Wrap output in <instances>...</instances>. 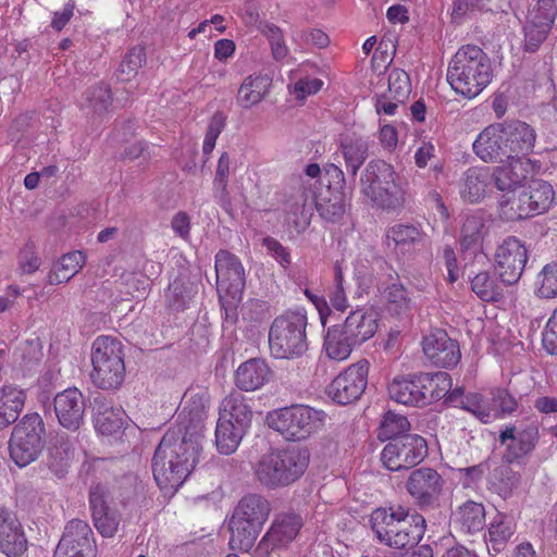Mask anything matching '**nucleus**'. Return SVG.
<instances>
[{
    "instance_id": "nucleus-1",
    "label": "nucleus",
    "mask_w": 557,
    "mask_h": 557,
    "mask_svg": "<svg viewBox=\"0 0 557 557\" xmlns=\"http://www.w3.org/2000/svg\"><path fill=\"white\" fill-rule=\"evenodd\" d=\"M182 430H169L156 449L153 478L161 488L178 487L188 478L199 459V435H182Z\"/></svg>"
},
{
    "instance_id": "nucleus-2",
    "label": "nucleus",
    "mask_w": 557,
    "mask_h": 557,
    "mask_svg": "<svg viewBox=\"0 0 557 557\" xmlns=\"http://www.w3.org/2000/svg\"><path fill=\"white\" fill-rule=\"evenodd\" d=\"M407 182L383 160L370 161L360 176L361 194L375 207L395 211L404 207Z\"/></svg>"
},
{
    "instance_id": "nucleus-3",
    "label": "nucleus",
    "mask_w": 557,
    "mask_h": 557,
    "mask_svg": "<svg viewBox=\"0 0 557 557\" xmlns=\"http://www.w3.org/2000/svg\"><path fill=\"white\" fill-rule=\"evenodd\" d=\"M491 61L476 46L460 48L449 63L447 81L451 88L468 99L480 95L492 82Z\"/></svg>"
},
{
    "instance_id": "nucleus-4",
    "label": "nucleus",
    "mask_w": 557,
    "mask_h": 557,
    "mask_svg": "<svg viewBox=\"0 0 557 557\" xmlns=\"http://www.w3.org/2000/svg\"><path fill=\"white\" fill-rule=\"evenodd\" d=\"M308 463L309 453L306 449H277L261 456L255 467V475L268 488L283 487L297 481Z\"/></svg>"
},
{
    "instance_id": "nucleus-5",
    "label": "nucleus",
    "mask_w": 557,
    "mask_h": 557,
    "mask_svg": "<svg viewBox=\"0 0 557 557\" xmlns=\"http://www.w3.org/2000/svg\"><path fill=\"white\" fill-rule=\"evenodd\" d=\"M270 503L261 495L249 494L237 504L230 520V546L248 552L269 518Z\"/></svg>"
},
{
    "instance_id": "nucleus-6",
    "label": "nucleus",
    "mask_w": 557,
    "mask_h": 557,
    "mask_svg": "<svg viewBox=\"0 0 557 557\" xmlns=\"http://www.w3.org/2000/svg\"><path fill=\"white\" fill-rule=\"evenodd\" d=\"M326 413L306 405H294L273 410L267 416L269 428L287 441H304L324 426Z\"/></svg>"
},
{
    "instance_id": "nucleus-7",
    "label": "nucleus",
    "mask_w": 557,
    "mask_h": 557,
    "mask_svg": "<svg viewBox=\"0 0 557 557\" xmlns=\"http://www.w3.org/2000/svg\"><path fill=\"white\" fill-rule=\"evenodd\" d=\"M92 383L102 389L117 388L125 377L122 343L112 336H98L91 347Z\"/></svg>"
},
{
    "instance_id": "nucleus-8",
    "label": "nucleus",
    "mask_w": 557,
    "mask_h": 557,
    "mask_svg": "<svg viewBox=\"0 0 557 557\" xmlns=\"http://www.w3.org/2000/svg\"><path fill=\"white\" fill-rule=\"evenodd\" d=\"M307 318L300 311L286 312L274 319L269 331L271 355L278 359L302 355L308 347Z\"/></svg>"
},
{
    "instance_id": "nucleus-9",
    "label": "nucleus",
    "mask_w": 557,
    "mask_h": 557,
    "mask_svg": "<svg viewBox=\"0 0 557 557\" xmlns=\"http://www.w3.org/2000/svg\"><path fill=\"white\" fill-rule=\"evenodd\" d=\"M45 425L38 413L26 414L13 429L10 440V456L23 468L37 459L42 450Z\"/></svg>"
},
{
    "instance_id": "nucleus-10",
    "label": "nucleus",
    "mask_w": 557,
    "mask_h": 557,
    "mask_svg": "<svg viewBox=\"0 0 557 557\" xmlns=\"http://www.w3.org/2000/svg\"><path fill=\"white\" fill-rule=\"evenodd\" d=\"M428 455L426 441L418 434H405L392 440L382 450L383 465L391 471L411 468Z\"/></svg>"
},
{
    "instance_id": "nucleus-11",
    "label": "nucleus",
    "mask_w": 557,
    "mask_h": 557,
    "mask_svg": "<svg viewBox=\"0 0 557 557\" xmlns=\"http://www.w3.org/2000/svg\"><path fill=\"white\" fill-rule=\"evenodd\" d=\"M369 362L364 359L348 366L327 387V395L339 405H348L360 398L368 384Z\"/></svg>"
},
{
    "instance_id": "nucleus-12",
    "label": "nucleus",
    "mask_w": 557,
    "mask_h": 557,
    "mask_svg": "<svg viewBox=\"0 0 557 557\" xmlns=\"http://www.w3.org/2000/svg\"><path fill=\"white\" fill-rule=\"evenodd\" d=\"M495 269L506 285L515 284L521 277L528 261V250L516 237H507L495 251Z\"/></svg>"
},
{
    "instance_id": "nucleus-13",
    "label": "nucleus",
    "mask_w": 557,
    "mask_h": 557,
    "mask_svg": "<svg viewBox=\"0 0 557 557\" xmlns=\"http://www.w3.org/2000/svg\"><path fill=\"white\" fill-rule=\"evenodd\" d=\"M97 548L90 525L83 520H71L54 550L53 557H96Z\"/></svg>"
},
{
    "instance_id": "nucleus-14",
    "label": "nucleus",
    "mask_w": 557,
    "mask_h": 557,
    "mask_svg": "<svg viewBox=\"0 0 557 557\" xmlns=\"http://www.w3.org/2000/svg\"><path fill=\"white\" fill-rule=\"evenodd\" d=\"M539 441V429L528 425L517 429L513 425L506 426L499 434V442L505 445L504 460L508 463L522 465L534 450Z\"/></svg>"
},
{
    "instance_id": "nucleus-15",
    "label": "nucleus",
    "mask_w": 557,
    "mask_h": 557,
    "mask_svg": "<svg viewBox=\"0 0 557 557\" xmlns=\"http://www.w3.org/2000/svg\"><path fill=\"white\" fill-rule=\"evenodd\" d=\"M215 273L219 295L242 299L245 271L240 260L226 250H220L215 256Z\"/></svg>"
},
{
    "instance_id": "nucleus-16",
    "label": "nucleus",
    "mask_w": 557,
    "mask_h": 557,
    "mask_svg": "<svg viewBox=\"0 0 557 557\" xmlns=\"http://www.w3.org/2000/svg\"><path fill=\"white\" fill-rule=\"evenodd\" d=\"M424 356L436 367L453 368L461 358L458 343L442 329L432 330L422 339Z\"/></svg>"
},
{
    "instance_id": "nucleus-17",
    "label": "nucleus",
    "mask_w": 557,
    "mask_h": 557,
    "mask_svg": "<svg viewBox=\"0 0 557 557\" xmlns=\"http://www.w3.org/2000/svg\"><path fill=\"white\" fill-rule=\"evenodd\" d=\"M444 480L431 468H419L411 472L407 490L420 506L435 504L442 493Z\"/></svg>"
},
{
    "instance_id": "nucleus-18",
    "label": "nucleus",
    "mask_w": 557,
    "mask_h": 557,
    "mask_svg": "<svg viewBox=\"0 0 557 557\" xmlns=\"http://www.w3.org/2000/svg\"><path fill=\"white\" fill-rule=\"evenodd\" d=\"M507 158H527L532 152L536 134L525 122L519 120L500 123Z\"/></svg>"
},
{
    "instance_id": "nucleus-19",
    "label": "nucleus",
    "mask_w": 557,
    "mask_h": 557,
    "mask_svg": "<svg viewBox=\"0 0 557 557\" xmlns=\"http://www.w3.org/2000/svg\"><path fill=\"white\" fill-rule=\"evenodd\" d=\"M54 412L59 423L71 431H76L84 419L85 398L76 388H66L54 397Z\"/></svg>"
},
{
    "instance_id": "nucleus-20",
    "label": "nucleus",
    "mask_w": 557,
    "mask_h": 557,
    "mask_svg": "<svg viewBox=\"0 0 557 557\" xmlns=\"http://www.w3.org/2000/svg\"><path fill=\"white\" fill-rule=\"evenodd\" d=\"M508 162L497 166L492 173L495 185L499 190H512L522 188V182L529 174L534 173L539 168L536 161L530 158H506Z\"/></svg>"
},
{
    "instance_id": "nucleus-21",
    "label": "nucleus",
    "mask_w": 557,
    "mask_h": 557,
    "mask_svg": "<svg viewBox=\"0 0 557 557\" xmlns=\"http://www.w3.org/2000/svg\"><path fill=\"white\" fill-rule=\"evenodd\" d=\"M325 173L329 176V188H334L332 197L327 198L322 195L315 197V205L321 215L327 219H338L345 212V175L341 168L335 164H329L325 168Z\"/></svg>"
},
{
    "instance_id": "nucleus-22",
    "label": "nucleus",
    "mask_w": 557,
    "mask_h": 557,
    "mask_svg": "<svg viewBox=\"0 0 557 557\" xmlns=\"http://www.w3.org/2000/svg\"><path fill=\"white\" fill-rule=\"evenodd\" d=\"M302 520L297 515L278 516L262 537L259 547L267 553L276 548L286 547L298 535Z\"/></svg>"
},
{
    "instance_id": "nucleus-23",
    "label": "nucleus",
    "mask_w": 557,
    "mask_h": 557,
    "mask_svg": "<svg viewBox=\"0 0 557 557\" xmlns=\"http://www.w3.org/2000/svg\"><path fill=\"white\" fill-rule=\"evenodd\" d=\"M26 547L27 541L16 515L0 508V550L8 557H17Z\"/></svg>"
},
{
    "instance_id": "nucleus-24",
    "label": "nucleus",
    "mask_w": 557,
    "mask_h": 557,
    "mask_svg": "<svg viewBox=\"0 0 557 557\" xmlns=\"http://www.w3.org/2000/svg\"><path fill=\"white\" fill-rule=\"evenodd\" d=\"M89 505L97 531L104 537L114 536L120 524V513L107 505L106 490L101 485L91 488Z\"/></svg>"
},
{
    "instance_id": "nucleus-25",
    "label": "nucleus",
    "mask_w": 557,
    "mask_h": 557,
    "mask_svg": "<svg viewBox=\"0 0 557 557\" xmlns=\"http://www.w3.org/2000/svg\"><path fill=\"white\" fill-rule=\"evenodd\" d=\"M358 346L372 338L379 327L376 312L372 309L351 310L342 323H337Z\"/></svg>"
},
{
    "instance_id": "nucleus-26",
    "label": "nucleus",
    "mask_w": 557,
    "mask_h": 557,
    "mask_svg": "<svg viewBox=\"0 0 557 557\" xmlns=\"http://www.w3.org/2000/svg\"><path fill=\"white\" fill-rule=\"evenodd\" d=\"M425 531V519L419 513L409 515L401 518L399 524L395 528L392 535L387 537L384 545L395 549L411 548L422 539Z\"/></svg>"
},
{
    "instance_id": "nucleus-27",
    "label": "nucleus",
    "mask_w": 557,
    "mask_h": 557,
    "mask_svg": "<svg viewBox=\"0 0 557 557\" xmlns=\"http://www.w3.org/2000/svg\"><path fill=\"white\" fill-rule=\"evenodd\" d=\"M472 147L484 162H502L507 158L500 123L491 124L480 132Z\"/></svg>"
},
{
    "instance_id": "nucleus-28",
    "label": "nucleus",
    "mask_w": 557,
    "mask_h": 557,
    "mask_svg": "<svg viewBox=\"0 0 557 557\" xmlns=\"http://www.w3.org/2000/svg\"><path fill=\"white\" fill-rule=\"evenodd\" d=\"M208 397L206 393L185 394L182 408L178 412L181 425L188 434L189 429L194 430V435H198L200 425L207 417Z\"/></svg>"
},
{
    "instance_id": "nucleus-29",
    "label": "nucleus",
    "mask_w": 557,
    "mask_h": 557,
    "mask_svg": "<svg viewBox=\"0 0 557 557\" xmlns=\"http://www.w3.org/2000/svg\"><path fill=\"white\" fill-rule=\"evenodd\" d=\"M380 299L385 310L393 315L408 313L413 307V300L399 280L383 283L380 287Z\"/></svg>"
},
{
    "instance_id": "nucleus-30",
    "label": "nucleus",
    "mask_w": 557,
    "mask_h": 557,
    "mask_svg": "<svg viewBox=\"0 0 557 557\" xmlns=\"http://www.w3.org/2000/svg\"><path fill=\"white\" fill-rule=\"evenodd\" d=\"M125 412L121 407H113L104 398L97 397L94 403V423L103 435L117 433L124 425Z\"/></svg>"
},
{
    "instance_id": "nucleus-31",
    "label": "nucleus",
    "mask_w": 557,
    "mask_h": 557,
    "mask_svg": "<svg viewBox=\"0 0 557 557\" xmlns=\"http://www.w3.org/2000/svg\"><path fill=\"white\" fill-rule=\"evenodd\" d=\"M248 400L249 399L239 392L231 393L221 404L219 420L234 422L237 428L247 431L252 418V411Z\"/></svg>"
},
{
    "instance_id": "nucleus-32",
    "label": "nucleus",
    "mask_w": 557,
    "mask_h": 557,
    "mask_svg": "<svg viewBox=\"0 0 557 557\" xmlns=\"http://www.w3.org/2000/svg\"><path fill=\"white\" fill-rule=\"evenodd\" d=\"M454 523L466 533H476L483 530L486 511L481 503L467 500L453 511Z\"/></svg>"
},
{
    "instance_id": "nucleus-33",
    "label": "nucleus",
    "mask_w": 557,
    "mask_h": 557,
    "mask_svg": "<svg viewBox=\"0 0 557 557\" xmlns=\"http://www.w3.org/2000/svg\"><path fill=\"white\" fill-rule=\"evenodd\" d=\"M270 370L260 359H250L242 363L235 373V383L238 388L246 392L259 389L268 381Z\"/></svg>"
},
{
    "instance_id": "nucleus-34",
    "label": "nucleus",
    "mask_w": 557,
    "mask_h": 557,
    "mask_svg": "<svg viewBox=\"0 0 557 557\" xmlns=\"http://www.w3.org/2000/svg\"><path fill=\"white\" fill-rule=\"evenodd\" d=\"M407 516V509L401 506L396 508L380 507L372 511L370 524L380 543L385 544L387 537L393 534L401 518Z\"/></svg>"
},
{
    "instance_id": "nucleus-35",
    "label": "nucleus",
    "mask_w": 557,
    "mask_h": 557,
    "mask_svg": "<svg viewBox=\"0 0 557 557\" xmlns=\"http://www.w3.org/2000/svg\"><path fill=\"white\" fill-rule=\"evenodd\" d=\"M525 201L530 203L531 215L548 211L555 199L553 186L543 180H532L522 187Z\"/></svg>"
},
{
    "instance_id": "nucleus-36",
    "label": "nucleus",
    "mask_w": 557,
    "mask_h": 557,
    "mask_svg": "<svg viewBox=\"0 0 557 557\" xmlns=\"http://www.w3.org/2000/svg\"><path fill=\"white\" fill-rule=\"evenodd\" d=\"M24 403L25 393L17 386L7 384L0 388V430L17 420Z\"/></svg>"
},
{
    "instance_id": "nucleus-37",
    "label": "nucleus",
    "mask_w": 557,
    "mask_h": 557,
    "mask_svg": "<svg viewBox=\"0 0 557 557\" xmlns=\"http://www.w3.org/2000/svg\"><path fill=\"white\" fill-rule=\"evenodd\" d=\"M516 532V523L512 518L497 512L488 524L486 543L488 549L495 553L503 552Z\"/></svg>"
},
{
    "instance_id": "nucleus-38",
    "label": "nucleus",
    "mask_w": 557,
    "mask_h": 557,
    "mask_svg": "<svg viewBox=\"0 0 557 557\" xmlns=\"http://www.w3.org/2000/svg\"><path fill=\"white\" fill-rule=\"evenodd\" d=\"M356 347H359L338 324L330 326L326 331L323 348L325 355L335 361L349 358Z\"/></svg>"
},
{
    "instance_id": "nucleus-39",
    "label": "nucleus",
    "mask_w": 557,
    "mask_h": 557,
    "mask_svg": "<svg viewBox=\"0 0 557 557\" xmlns=\"http://www.w3.org/2000/svg\"><path fill=\"white\" fill-rule=\"evenodd\" d=\"M86 256L79 250L63 255L48 274V284L59 285L69 282L85 265Z\"/></svg>"
},
{
    "instance_id": "nucleus-40",
    "label": "nucleus",
    "mask_w": 557,
    "mask_h": 557,
    "mask_svg": "<svg viewBox=\"0 0 557 557\" xmlns=\"http://www.w3.org/2000/svg\"><path fill=\"white\" fill-rule=\"evenodd\" d=\"M492 174L487 168H470L462 177L460 194L469 202H478L486 195Z\"/></svg>"
},
{
    "instance_id": "nucleus-41",
    "label": "nucleus",
    "mask_w": 557,
    "mask_h": 557,
    "mask_svg": "<svg viewBox=\"0 0 557 557\" xmlns=\"http://www.w3.org/2000/svg\"><path fill=\"white\" fill-rule=\"evenodd\" d=\"M389 398L406 406L421 407L423 393L418 389L417 374L396 376L388 385Z\"/></svg>"
},
{
    "instance_id": "nucleus-42",
    "label": "nucleus",
    "mask_w": 557,
    "mask_h": 557,
    "mask_svg": "<svg viewBox=\"0 0 557 557\" xmlns=\"http://www.w3.org/2000/svg\"><path fill=\"white\" fill-rule=\"evenodd\" d=\"M271 79L267 75H249L247 76L237 91V103L249 109L262 101L269 91Z\"/></svg>"
},
{
    "instance_id": "nucleus-43",
    "label": "nucleus",
    "mask_w": 557,
    "mask_h": 557,
    "mask_svg": "<svg viewBox=\"0 0 557 557\" xmlns=\"http://www.w3.org/2000/svg\"><path fill=\"white\" fill-rule=\"evenodd\" d=\"M529 207L522 188H513L500 197L498 214L504 221H519L532 216Z\"/></svg>"
},
{
    "instance_id": "nucleus-44",
    "label": "nucleus",
    "mask_w": 557,
    "mask_h": 557,
    "mask_svg": "<svg viewBox=\"0 0 557 557\" xmlns=\"http://www.w3.org/2000/svg\"><path fill=\"white\" fill-rule=\"evenodd\" d=\"M341 151L347 171L355 177L368 158V140L358 136H347L341 141Z\"/></svg>"
},
{
    "instance_id": "nucleus-45",
    "label": "nucleus",
    "mask_w": 557,
    "mask_h": 557,
    "mask_svg": "<svg viewBox=\"0 0 557 557\" xmlns=\"http://www.w3.org/2000/svg\"><path fill=\"white\" fill-rule=\"evenodd\" d=\"M484 237V221L480 215L467 216L462 223L459 243L461 250L471 255L482 248Z\"/></svg>"
},
{
    "instance_id": "nucleus-46",
    "label": "nucleus",
    "mask_w": 557,
    "mask_h": 557,
    "mask_svg": "<svg viewBox=\"0 0 557 557\" xmlns=\"http://www.w3.org/2000/svg\"><path fill=\"white\" fill-rule=\"evenodd\" d=\"M110 88L104 84H98L89 88L81 102V108L86 115L101 117L111 106Z\"/></svg>"
},
{
    "instance_id": "nucleus-47",
    "label": "nucleus",
    "mask_w": 557,
    "mask_h": 557,
    "mask_svg": "<svg viewBox=\"0 0 557 557\" xmlns=\"http://www.w3.org/2000/svg\"><path fill=\"white\" fill-rule=\"evenodd\" d=\"M246 432L237 428L234 422L219 420L215 428V445L219 453L223 455L235 453Z\"/></svg>"
},
{
    "instance_id": "nucleus-48",
    "label": "nucleus",
    "mask_w": 557,
    "mask_h": 557,
    "mask_svg": "<svg viewBox=\"0 0 557 557\" xmlns=\"http://www.w3.org/2000/svg\"><path fill=\"white\" fill-rule=\"evenodd\" d=\"M460 407L483 423H490L499 418V410L492 406L491 399L478 393L467 394L461 399Z\"/></svg>"
},
{
    "instance_id": "nucleus-49",
    "label": "nucleus",
    "mask_w": 557,
    "mask_h": 557,
    "mask_svg": "<svg viewBox=\"0 0 557 557\" xmlns=\"http://www.w3.org/2000/svg\"><path fill=\"white\" fill-rule=\"evenodd\" d=\"M471 288L483 301H498L503 297V285L490 273L480 272L471 281Z\"/></svg>"
},
{
    "instance_id": "nucleus-50",
    "label": "nucleus",
    "mask_w": 557,
    "mask_h": 557,
    "mask_svg": "<svg viewBox=\"0 0 557 557\" xmlns=\"http://www.w3.org/2000/svg\"><path fill=\"white\" fill-rule=\"evenodd\" d=\"M259 29L269 41L272 58L275 61L285 60L289 54V48L286 45L282 29L272 23H263Z\"/></svg>"
},
{
    "instance_id": "nucleus-51",
    "label": "nucleus",
    "mask_w": 557,
    "mask_h": 557,
    "mask_svg": "<svg viewBox=\"0 0 557 557\" xmlns=\"http://www.w3.org/2000/svg\"><path fill=\"white\" fill-rule=\"evenodd\" d=\"M409 428L410 423L405 416L387 411L381 421L377 436L381 441L394 440L400 437Z\"/></svg>"
},
{
    "instance_id": "nucleus-52",
    "label": "nucleus",
    "mask_w": 557,
    "mask_h": 557,
    "mask_svg": "<svg viewBox=\"0 0 557 557\" xmlns=\"http://www.w3.org/2000/svg\"><path fill=\"white\" fill-rule=\"evenodd\" d=\"M535 294L545 299L557 297V262L546 264L537 274Z\"/></svg>"
},
{
    "instance_id": "nucleus-53",
    "label": "nucleus",
    "mask_w": 557,
    "mask_h": 557,
    "mask_svg": "<svg viewBox=\"0 0 557 557\" xmlns=\"http://www.w3.org/2000/svg\"><path fill=\"white\" fill-rule=\"evenodd\" d=\"M556 17L555 0H536L535 4L529 10L527 20L552 30Z\"/></svg>"
},
{
    "instance_id": "nucleus-54",
    "label": "nucleus",
    "mask_w": 557,
    "mask_h": 557,
    "mask_svg": "<svg viewBox=\"0 0 557 557\" xmlns=\"http://www.w3.org/2000/svg\"><path fill=\"white\" fill-rule=\"evenodd\" d=\"M411 92L409 75L399 69H392L388 72V88L386 95L398 102H405Z\"/></svg>"
},
{
    "instance_id": "nucleus-55",
    "label": "nucleus",
    "mask_w": 557,
    "mask_h": 557,
    "mask_svg": "<svg viewBox=\"0 0 557 557\" xmlns=\"http://www.w3.org/2000/svg\"><path fill=\"white\" fill-rule=\"evenodd\" d=\"M329 308L344 312L348 307V298L344 287V274L339 263L334 265V284L327 292Z\"/></svg>"
},
{
    "instance_id": "nucleus-56",
    "label": "nucleus",
    "mask_w": 557,
    "mask_h": 557,
    "mask_svg": "<svg viewBox=\"0 0 557 557\" xmlns=\"http://www.w3.org/2000/svg\"><path fill=\"white\" fill-rule=\"evenodd\" d=\"M387 238L395 244V247L406 250L422 238L420 230L412 225L397 224L387 232Z\"/></svg>"
},
{
    "instance_id": "nucleus-57",
    "label": "nucleus",
    "mask_w": 557,
    "mask_h": 557,
    "mask_svg": "<svg viewBox=\"0 0 557 557\" xmlns=\"http://www.w3.org/2000/svg\"><path fill=\"white\" fill-rule=\"evenodd\" d=\"M146 62V52L143 47H134L125 55L120 65V78L122 81H129L135 77L138 70Z\"/></svg>"
},
{
    "instance_id": "nucleus-58",
    "label": "nucleus",
    "mask_w": 557,
    "mask_h": 557,
    "mask_svg": "<svg viewBox=\"0 0 557 557\" xmlns=\"http://www.w3.org/2000/svg\"><path fill=\"white\" fill-rule=\"evenodd\" d=\"M70 458L71 454L65 445H54L48 450L47 466L57 476L60 478L66 472Z\"/></svg>"
},
{
    "instance_id": "nucleus-59",
    "label": "nucleus",
    "mask_w": 557,
    "mask_h": 557,
    "mask_svg": "<svg viewBox=\"0 0 557 557\" xmlns=\"http://www.w3.org/2000/svg\"><path fill=\"white\" fill-rule=\"evenodd\" d=\"M230 169L231 158L227 152H223L218 160L215 176L213 180V191L215 197H226Z\"/></svg>"
},
{
    "instance_id": "nucleus-60",
    "label": "nucleus",
    "mask_w": 557,
    "mask_h": 557,
    "mask_svg": "<svg viewBox=\"0 0 557 557\" xmlns=\"http://www.w3.org/2000/svg\"><path fill=\"white\" fill-rule=\"evenodd\" d=\"M550 29L539 26V24H534L527 20L523 27V49L528 52H535L547 38Z\"/></svg>"
},
{
    "instance_id": "nucleus-61",
    "label": "nucleus",
    "mask_w": 557,
    "mask_h": 557,
    "mask_svg": "<svg viewBox=\"0 0 557 557\" xmlns=\"http://www.w3.org/2000/svg\"><path fill=\"white\" fill-rule=\"evenodd\" d=\"M224 119L221 114H214L207 127V132L203 139L202 152L203 154H210L214 147L216 139L224 128Z\"/></svg>"
},
{
    "instance_id": "nucleus-62",
    "label": "nucleus",
    "mask_w": 557,
    "mask_h": 557,
    "mask_svg": "<svg viewBox=\"0 0 557 557\" xmlns=\"http://www.w3.org/2000/svg\"><path fill=\"white\" fill-rule=\"evenodd\" d=\"M323 87V82L315 77L299 78L293 88L296 99L304 100L307 97L317 94Z\"/></svg>"
},
{
    "instance_id": "nucleus-63",
    "label": "nucleus",
    "mask_w": 557,
    "mask_h": 557,
    "mask_svg": "<svg viewBox=\"0 0 557 557\" xmlns=\"http://www.w3.org/2000/svg\"><path fill=\"white\" fill-rule=\"evenodd\" d=\"M543 346L552 355L557 354V308L543 331Z\"/></svg>"
},
{
    "instance_id": "nucleus-64",
    "label": "nucleus",
    "mask_w": 557,
    "mask_h": 557,
    "mask_svg": "<svg viewBox=\"0 0 557 557\" xmlns=\"http://www.w3.org/2000/svg\"><path fill=\"white\" fill-rule=\"evenodd\" d=\"M18 267L22 273L32 274L40 267V259L34 251L33 246H25L18 256Z\"/></svg>"
}]
</instances>
